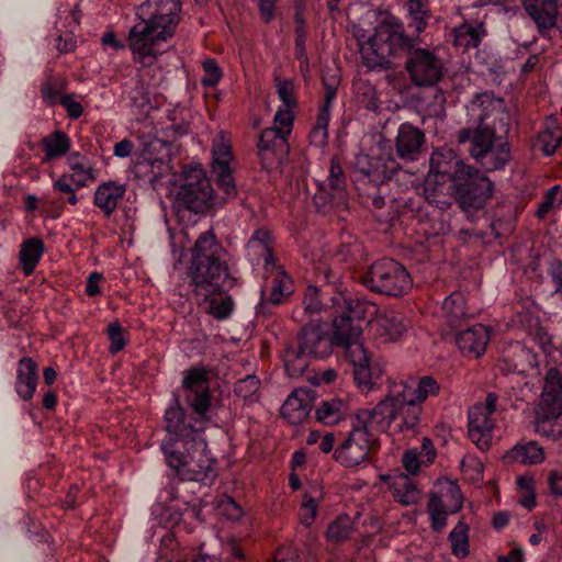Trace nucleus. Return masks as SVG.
Segmentation results:
<instances>
[{"label":"nucleus","mask_w":562,"mask_h":562,"mask_svg":"<svg viewBox=\"0 0 562 562\" xmlns=\"http://www.w3.org/2000/svg\"><path fill=\"white\" fill-rule=\"evenodd\" d=\"M463 507V495L458 483L449 481L443 493L431 492L427 503L430 528L440 533L447 527V517L459 513Z\"/></svg>","instance_id":"obj_16"},{"label":"nucleus","mask_w":562,"mask_h":562,"mask_svg":"<svg viewBox=\"0 0 562 562\" xmlns=\"http://www.w3.org/2000/svg\"><path fill=\"white\" fill-rule=\"evenodd\" d=\"M54 189L60 193L66 194V201L69 204L75 205L78 202L76 192L71 184L68 182L66 176L60 177L58 180L54 182Z\"/></svg>","instance_id":"obj_62"},{"label":"nucleus","mask_w":562,"mask_h":562,"mask_svg":"<svg viewBox=\"0 0 562 562\" xmlns=\"http://www.w3.org/2000/svg\"><path fill=\"white\" fill-rule=\"evenodd\" d=\"M490 338V329L482 324H475L461 330L457 335L456 344L463 356L480 358L485 353Z\"/></svg>","instance_id":"obj_25"},{"label":"nucleus","mask_w":562,"mask_h":562,"mask_svg":"<svg viewBox=\"0 0 562 562\" xmlns=\"http://www.w3.org/2000/svg\"><path fill=\"white\" fill-rule=\"evenodd\" d=\"M310 143L315 147H324L328 140V131L313 126L308 134Z\"/></svg>","instance_id":"obj_63"},{"label":"nucleus","mask_w":562,"mask_h":562,"mask_svg":"<svg viewBox=\"0 0 562 562\" xmlns=\"http://www.w3.org/2000/svg\"><path fill=\"white\" fill-rule=\"evenodd\" d=\"M378 327L381 335L395 341L406 331L403 315L395 311H387L378 317Z\"/></svg>","instance_id":"obj_37"},{"label":"nucleus","mask_w":562,"mask_h":562,"mask_svg":"<svg viewBox=\"0 0 562 562\" xmlns=\"http://www.w3.org/2000/svg\"><path fill=\"white\" fill-rule=\"evenodd\" d=\"M390 490L394 499L404 506L417 504L420 497L418 486L405 473H401L390 483Z\"/></svg>","instance_id":"obj_32"},{"label":"nucleus","mask_w":562,"mask_h":562,"mask_svg":"<svg viewBox=\"0 0 562 562\" xmlns=\"http://www.w3.org/2000/svg\"><path fill=\"white\" fill-rule=\"evenodd\" d=\"M260 20L269 24L277 18L278 0H256Z\"/></svg>","instance_id":"obj_55"},{"label":"nucleus","mask_w":562,"mask_h":562,"mask_svg":"<svg viewBox=\"0 0 562 562\" xmlns=\"http://www.w3.org/2000/svg\"><path fill=\"white\" fill-rule=\"evenodd\" d=\"M472 226L461 227L458 232V239L467 243L471 239L491 243L495 238L507 237L514 229L510 216H498L496 213H487L475 222H470Z\"/></svg>","instance_id":"obj_19"},{"label":"nucleus","mask_w":562,"mask_h":562,"mask_svg":"<svg viewBox=\"0 0 562 562\" xmlns=\"http://www.w3.org/2000/svg\"><path fill=\"white\" fill-rule=\"evenodd\" d=\"M361 283L371 292L401 297L412 288L407 269L397 260L381 258L372 262L361 276Z\"/></svg>","instance_id":"obj_11"},{"label":"nucleus","mask_w":562,"mask_h":562,"mask_svg":"<svg viewBox=\"0 0 562 562\" xmlns=\"http://www.w3.org/2000/svg\"><path fill=\"white\" fill-rule=\"evenodd\" d=\"M542 37H550L558 27L557 0H520Z\"/></svg>","instance_id":"obj_21"},{"label":"nucleus","mask_w":562,"mask_h":562,"mask_svg":"<svg viewBox=\"0 0 562 562\" xmlns=\"http://www.w3.org/2000/svg\"><path fill=\"white\" fill-rule=\"evenodd\" d=\"M337 379V372L334 369H326L323 371H313L307 375V380L313 385H330Z\"/></svg>","instance_id":"obj_57"},{"label":"nucleus","mask_w":562,"mask_h":562,"mask_svg":"<svg viewBox=\"0 0 562 562\" xmlns=\"http://www.w3.org/2000/svg\"><path fill=\"white\" fill-rule=\"evenodd\" d=\"M507 464H538L544 460V450L536 440H520L504 454Z\"/></svg>","instance_id":"obj_30"},{"label":"nucleus","mask_w":562,"mask_h":562,"mask_svg":"<svg viewBox=\"0 0 562 562\" xmlns=\"http://www.w3.org/2000/svg\"><path fill=\"white\" fill-rule=\"evenodd\" d=\"M104 333L110 342L109 352L114 356L121 352L130 342V333L122 324L114 319L108 324Z\"/></svg>","instance_id":"obj_40"},{"label":"nucleus","mask_w":562,"mask_h":562,"mask_svg":"<svg viewBox=\"0 0 562 562\" xmlns=\"http://www.w3.org/2000/svg\"><path fill=\"white\" fill-rule=\"evenodd\" d=\"M451 189L453 199L467 220L475 222L485 214V206L493 196L495 183L485 172L473 167Z\"/></svg>","instance_id":"obj_10"},{"label":"nucleus","mask_w":562,"mask_h":562,"mask_svg":"<svg viewBox=\"0 0 562 562\" xmlns=\"http://www.w3.org/2000/svg\"><path fill=\"white\" fill-rule=\"evenodd\" d=\"M300 552L292 543L280 546L273 553V562H299Z\"/></svg>","instance_id":"obj_54"},{"label":"nucleus","mask_w":562,"mask_h":562,"mask_svg":"<svg viewBox=\"0 0 562 562\" xmlns=\"http://www.w3.org/2000/svg\"><path fill=\"white\" fill-rule=\"evenodd\" d=\"M179 186L173 201V213L184 229L194 225L199 218L209 212L215 204V193L210 179L201 167H186L178 179Z\"/></svg>","instance_id":"obj_8"},{"label":"nucleus","mask_w":562,"mask_h":562,"mask_svg":"<svg viewBox=\"0 0 562 562\" xmlns=\"http://www.w3.org/2000/svg\"><path fill=\"white\" fill-rule=\"evenodd\" d=\"M441 310L450 327L457 328L467 317L465 299L461 292H453L447 296Z\"/></svg>","instance_id":"obj_36"},{"label":"nucleus","mask_w":562,"mask_h":562,"mask_svg":"<svg viewBox=\"0 0 562 562\" xmlns=\"http://www.w3.org/2000/svg\"><path fill=\"white\" fill-rule=\"evenodd\" d=\"M180 0H146L139 9L142 21L131 27L127 46L136 61L149 65L166 49L180 21Z\"/></svg>","instance_id":"obj_7"},{"label":"nucleus","mask_w":562,"mask_h":562,"mask_svg":"<svg viewBox=\"0 0 562 562\" xmlns=\"http://www.w3.org/2000/svg\"><path fill=\"white\" fill-rule=\"evenodd\" d=\"M44 160L52 161L65 156L71 147L70 137L63 131L56 130L42 139Z\"/></svg>","instance_id":"obj_34"},{"label":"nucleus","mask_w":562,"mask_h":562,"mask_svg":"<svg viewBox=\"0 0 562 562\" xmlns=\"http://www.w3.org/2000/svg\"><path fill=\"white\" fill-rule=\"evenodd\" d=\"M441 385L430 374L394 384L374 411L363 413V418H373L382 426H392L401 432L414 431L420 423L423 404L438 396Z\"/></svg>","instance_id":"obj_6"},{"label":"nucleus","mask_w":562,"mask_h":562,"mask_svg":"<svg viewBox=\"0 0 562 562\" xmlns=\"http://www.w3.org/2000/svg\"><path fill=\"white\" fill-rule=\"evenodd\" d=\"M318 512L317 498L305 492L303 494L302 504L299 509V518L301 524L308 527L316 518Z\"/></svg>","instance_id":"obj_52"},{"label":"nucleus","mask_w":562,"mask_h":562,"mask_svg":"<svg viewBox=\"0 0 562 562\" xmlns=\"http://www.w3.org/2000/svg\"><path fill=\"white\" fill-rule=\"evenodd\" d=\"M45 251V245L42 239L31 237L23 240L20 249V262L25 276H31Z\"/></svg>","instance_id":"obj_33"},{"label":"nucleus","mask_w":562,"mask_h":562,"mask_svg":"<svg viewBox=\"0 0 562 562\" xmlns=\"http://www.w3.org/2000/svg\"><path fill=\"white\" fill-rule=\"evenodd\" d=\"M295 37H294V56L301 65H308V55L306 50L307 34L305 31V22L300 14H295Z\"/></svg>","instance_id":"obj_48"},{"label":"nucleus","mask_w":562,"mask_h":562,"mask_svg":"<svg viewBox=\"0 0 562 562\" xmlns=\"http://www.w3.org/2000/svg\"><path fill=\"white\" fill-rule=\"evenodd\" d=\"M60 104L71 120H78L83 114V106L74 99V94H65L60 98Z\"/></svg>","instance_id":"obj_58"},{"label":"nucleus","mask_w":562,"mask_h":562,"mask_svg":"<svg viewBox=\"0 0 562 562\" xmlns=\"http://www.w3.org/2000/svg\"><path fill=\"white\" fill-rule=\"evenodd\" d=\"M274 237L265 226L256 228L246 244L248 254L251 251L259 258H262L263 268L276 267L278 258L273 248Z\"/></svg>","instance_id":"obj_28"},{"label":"nucleus","mask_w":562,"mask_h":562,"mask_svg":"<svg viewBox=\"0 0 562 562\" xmlns=\"http://www.w3.org/2000/svg\"><path fill=\"white\" fill-rule=\"evenodd\" d=\"M286 139L274 127L262 130L257 142L258 155L263 159L268 153L276 154L286 145Z\"/></svg>","instance_id":"obj_38"},{"label":"nucleus","mask_w":562,"mask_h":562,"mask_svg":"<svg viewBox=\"0 0 562 562\" xmlns=\"http://www.w3.org/2000/svg\"><path fill=\"white\" fill-rule=\"evenodd\" d=\"M125 194V187L115 182L100 184L94 193L93 203L109 217L115 211Z\"/></svg>","instance_id":"obj_31"},{"label":"nucleus","mask_w":562,"mask_h":562,"mask_svg":"<svg viewBox=\"0 0 562 562\" xmlns=\"http://www.w3.org/2000/svg\"><path fill=\"white\" fill-rule=\"evenodd\" d=\"M64 202L65 201H57L53 198L46 196L42 201L43 212L52 218H58L63 214Z\"/></svg>","instance_id":"obj_61"},{"label":"nucleus","mask_w":562,"mask_h":562,"mask_svg":"<svg viewBox=\"0 0 562 562\" xmlns=\"http://www.w3.org/2000/svg\"><path fill=\"white\" fill-rule=\"evenodd\" d=\"M232 419V412L222 395L211 387L209 372L194 366L182 372L180 385L165 408L162 425L165 436L160 451L169 471L170 486L158 496L153 507L154 524L165 533L161 542H172L169 530L178 526L189 501L181 492L195 494L201 487L211 486L217 479L216 460L210 456L205 431L223 428Z\"/></svg>","instance_id":"obj_1"},{"label":"nucleus","mask_w":562,"mask_h":562,"mask_svg":"<svg viewBox=\"0 0 562 562\" xmlns=\"http://www.w3.org/2000/svg\"><path fill=\"white\" fill-rule=\"evenodd\" d=\"M408 27L414 36L406 34L403 23L393 15L385 16L374 29L369 45L375 60L364 57L369 68L390 69L397 61L404 63L409 82L418 88H435L447 75V65L437 49L423 45L419 34L431 18L428 0H406Z\"/></svg>","instance_id":"obj_3"},{"label":"nucleus","mask_w":562,"mask_h":562,"mask_svg":"<svg viewBox=\"0 0 562 562\" xmlns=\"http://www.w3.org/2000/svg\"><path fill=\"white\" fill-rule=\"evenodd\" d=\"M353 532V522L348 515L338 516L326 531V537L333 542H342L348 540Z\"/></svg>","instance_id":"obj_44"},{"label":"nucleus","mask_w":562,"mask_h":562,"mask_svg":"<svg viewBox=\"0 0 562 562\" xmlns=\"http://www.w3.org/2000/svg\"><path fill=\"white\" fill-rule=\"evenodd\" d=\"M337 258L345 261L349 267L360 263L367 259V252L357 239L342 241L336 254Z\"/></svg>","instance_id":"obj_42"},{"label":"nucleus","mask_w":562,"mask_h":562,"mask_svg":"<svg viewBox=\"0 0 562 562\" xmlns=\"http://www.w3.org/2000/svg\"><path fill=\"white\" fill-rule=\"evenodd\" d=\"M25 524L27 532L35 541H47L48 532L42 527L41 522L36 518L27 516V521Z\"/></svg>","instance_id":"obj_60"},{"label":"nucleus","mask_w":562,"mask_h":562,"mask_svg":"<svg viewBox=\"0 0 562 562\" xmlns=\"http://www.w3.org/2000/svg\"><path fill=\"white\" fill-rule=\"evenodd\" d=\"M168 231L173 259L184 266L201 308L218 321L227 319L235 308L229 291L239 285L229 251L213 229L202 232L191 247L177 246L171 228Z\"/></svg>","instance_id":"obj_4"},{"label":"nucleus","mask_w":562,"mask_h":562,"mask_svg":"<svg viewBox=\"0 0 562 562\" xmlns=\"http://www.w3.org/2000/svg\"><path fill=\"white\" fill-rule=\"evenodd\" d=\"M467 124L457 133L459 146L485 171H499L512 160L509 116L504 100L491 91L472 95L465 105Z\"/></svg>","instance_id":"obj_5"},{"label":"nucleus","mask_w":562,"mask_h":562,"mask_svg":"<svg viewBox=\"0 0 562 562\" xmlns=\"http://www.w3.org/2000/svg\"><path fill=\"white\" fill-rule=\"evenodd\" d=\"M472 168V165L467 164L452 149L438 148L430 157L427 183L434 181L436 184H443L451 181V186H457Z\"/></svg>","instance_id":"obj_18"},{"label":"nucleus","mask_w":562,"mask_h":562,"mask_svg":"<svg viewBox=\"0 0 562 562\" xmlns=\"http://www.w3.org/2000/svg\"><path fill=\"white\" fill-rule=\"evenodd\" d=\"M37 363L30 357L19 360L16 369L15 391L23 401H30L38 383Z\"/></svg>","instance_id":"obj_29"},{"label":"nucleus","mask_w":562,"mask_h":562,"mask_svg":"<svg viewBox=\"0 0 562 562\" xmlns=\"http://www.w3.org/2000/svg\"><path fill=\"white\" fill-rule=\"evenodd\" d=\"M405 205L420 222L439 220L438 228L434 227V234H446L448 227L441 216L451 207V201L443 192L425 187L423 194L417 193L414 198H409Z\"/></svg>","instance_id":"obj_14"},{"label":"nucleus","mask_w":562,"mask_h":562,"mask_svg":"<svg viewBox=\"0 0 562 562\" xmlns=\"http://www.w3.org/2000/svg\"><path fill=\"white\" fill-rule=\"evenodd\" d=\"M484 409L472 406L468 412L469 437L481 450L490 448L495 427L493 415L484 412Z\"/></svg>","instance_id":"obj_22"},{"label":"nucleus","mask_w":562,"mask_h":562,"mask_svg":"<svg viewBox=\"0 0 562 562\" xmlns=\"http://www.w3.org/2000/svg\"><path fill=\"white\" fill-rule=\"evenodd\" d=\"M539 408L543 416V431L554 440L561 438L562 425L557 419L562 415V373L555 368L547 372Z\"/></svg>","instance_id":"obj_13"},{"label":"nucleus","mask_w":562,"mask_h":562,"mask_svg":"<svg viewBox=\"0 0 562 562\" xmlns=\"http://www.w3.org/2000/svg\"><path fill=\"white\" fill-rule=\"evenodd\" d=\"M263 270L270 281L260 289V300L256 305V317L266 319L271 317L276 310L294 293V282L279 261H276V267L263 268Z\"/></svg>","instance_id":"obj_12"},{"label":"nucleus","mask_w":562,"mask_h":562,"mask_svg":"<svg viewBox=\"0 0 562 562\" xmlns=\"http://www.w3.org/2000/svg\"><path fill=\"white\" fill-rule=\"evenodd\" d=\"M68 166L74 171L70 179L76 181L78 187H83L86 184V179L93 178L88 159L78 151L69 155Z\"/></svg>","instance_id":"obj_45"},{"label":"nucleus","mask_w":562,"mask_h":562,"mask_svg":"<svg viewBox=\"0 0 562 562\" xmlns=\"http://www.w3.org/2000/svg\"><path fill=\"white\" fill-rule=\"evenodd\" d=\"M562 144V126L554 115L546 119L542 128L531 142L533 153H541L546 157L555 154Z\"/></svg>","instance_id":"obj_26"},{"label":"nucleus","mask_w":562,"mask_h":562,"mask_svg":"<svg viewBox=\"0 0 562 562\" xmlns=\"http://www.w3.org/2000/svg\"><path fill=\"white\" fill-rule=\"evenodd\" d=\"M339 274L324 269L317 276L319 286L308 285L304 294L305 312L316 326H305L297 337L286 344L282 361L289 378L302 376L312 358H324L334 349H339L352 367L357 386L369 393L379 383L382 370L371 353L364 348L362 335L363 310L358 302L347 297L338 290Z\"/></svg>","instance_id":"obj_2"},{"label":"nucleus","mask_w":562,"mask_h":562,"mask_svg":"<svg viewBox=\"0 0 562 562\" xmlns=\"http://www.w3.org/2000/svg\"><path fill=\"white\" fill-rule=\"evenodd\" d=\"M233 150L231 139L224 131H221L213 139L212 145V173L216 177L218 188L226 199L237 195V187L234 180V169L231 165Z\"/></svg>","instance_id":"obj_17"},{"label":"nucleus","mask_w":562,"mask_h":562,"mask_svg":"<svg viewBox=\"0 0 562 562\" xmlns=\"http://www.w3.org/2000/svg\"><path fill=\"white\" fill-rule=\"evenodd\" d=\"M294 122L293 110H279L274 116V123L278 124L276 127L280 134H283L285 137H289Z\"/></svg>","instance_id":"obj_53"},{"label":"nucleus","mask_w":562,"mask_h":562,"mask_svg":"<svg viewBox=\"0 0 562 562\" xmlns=\"http://www.w3.org/2000/svg\"><path fill=\"white\" fill-rule=\"evenodd\" d=\"M312 411V395L307 389H295L281 405L280 415L289 424H303Z\"/></svg>","instance_id":"obj_23"},{"label":"nucleus","mask_w":562,"mask_h":562,"mask_svg":"<svg viewBox=\"0 0 562 562\" xmlns=\"http://www.w3.org/2000/svg\"><path fill=\"white\" fill-rule=\"evenodd\" d=\"M317 191L313 202L317 211L327 213L333 207L346 204V176L338 157L330 159L329 175L324 181H316Z\"/></svg>","instance_id":"obj_15"},{"label":"nucleus","mask_w":562,"mask_h":562,"mask_svg":"<svg viewBox=\"0 0 562 562\" xmlns=\"http://www.w3.org/2000/svg\"><path fill=\"white\" fill-rule=\"evenodd\" d=\"M451 543L452 554L457 558L469 555V526L463 520L458 521L457 526L450 531L448 537Z\"/></svg>","instance_id":"obj_41"},{"label":"nucleus","mask_w":562,"mask_h":562,"mask_svg":"<svg viewBox=\"0 0 562 562\" xmlns=\"http://www.w3.org/2000/svg\"><path fill=\"white\" fill-rule=\"evenodd\" d=\"M548 493L554 499L562 498V472L559 470H551L547 476Z\"/></svg>","instance_id":"obj_56"},{"label":"nucleus","mask_w":562,"mask_h":562,"mask_svg":"<svg viewBox=\"0 0 562 562\" xmlns=\"http://www.w3.org/2000/svg\"><path fill=\"white\" fill-rule=\"evenodd\" d=\"M314 411L316 422L324 426L338 425L347 418L352 422V418H356V416H352L349 403L338 396L321 400L315 404Z\"/></svg>","instance_id":"obj_24"},{"label":"nucleus","mask_w":562,"mask_h":562,"mask_svg":"<svg viewBox=\"0 0 562 562\" xmlns=\"http://www.w3.org/2000/svg\"><path fill=\"white\" fill-rule=\"evenodd\" d=\"M67 82L60 77H49L41 85V95L47 106L60 104L61 92L66 89Z\"/></svg>","instance_id":"obj_43"},{"label":"nucleus","mask_w":562,"mask_h":562,"mask_svg":"<svg viewBox=\"0 0 562 562\" xmlns=\"http://www.w3.org/2000/svg\"><path fill=\"white\" fill-rule=\"evenodd\" d=\"M361 172L371 181L385 182L394 179L397 180V176L401 172V165L393 157L385 161L378 158L369 161L368 169H361Z\"/></svg>","instance_id":"obj_35"},{"label":"nucleus","mask_w":562,"mask_h":562,"mask_svg":"<svg viewBox=\"0 0 562 562\" xmlns=\"http://www.w3.org/2000/svg\"><path fill=\"white\" fill-rule=\"evenodd\" d=\"M562 205V188L559 184L551 187L543 195L536 211V216L543 220L551 211Z\"/></svg>","instance_id":"obj_47"},{"label":"nucleus","mask_w":562,"mask_h":562,"mask_svg":"<svg viewBox=\"0 0 562 562\" xmlns=\"http://www.w3.org/2000/svg\"><path fill=\"white\" fill-rule=\"evenodd\" d=\"M374 411L360 409L356 418H352L351 429L348 436L334 450V459L345 468H356L362 463L369 462L373 452L379 449V441L373 430L386 431L392 426H382V423L374 422L373 418H363V413Z\"/></svg>","instance_id":"obj_9"},{"label":"nucleus","mask_w":562,"mask_h":562,"mask_svg":"<svg viewBox=\"0 0 562 562\" xmlns=\"http://www.w3.org/2000/svg\"><path fill=\"white\" fill-rule=\"evenodd\" d=\"M223 555L225 562H252L246 542L236 537H229L223 546Z\"/></svg>","instance_id":"obj_46"},{"label":"nucleus","mask_w":562,"mask_h":562,"mask_svg":"<svg viewBox=\"0 0 562 562\" xmlns=\"http://www.w3.org/2000/svg\"><path fill=\"white\" fill-rule=\"evenodd\" d=\"M436 459V449L430 438L424 437L419 447L409 448L402 456V465L407 475L419 474L423 467H429Z\"/></svg>","instance_id":"obj_27"},{"label":"nucleus","mask_w":562,"mask_h":562,"mask_svg":"<svg viewBox=\"0 0 562 562\" xmlns=\"http://www.w3.org/2000/svg\"><path fill=\"white\" fill-rule=\"evenodd\" d=\"M497 562H525L524 550L519 547L514 548L507 554L498 555Z\"/></svg>","instance_id":"obj_64"},{"label":"nucleus","mask_w":562,"mask_h":562,"mask_svg":"<svg viewBox=\"0 0 562 562\" xmlns=\"http://www.w3.org/2000/svg\"><path fill=\"white\" fill-rule=\"evenodd\" d=\"M396 158L409 162L418 160L426 149V135L424 130L411 122L401 123L394 138Z\"/></svg>","instance_id":"obj_20"},{"label":"nucleus","mask_w":562,"mask_h":562,"mask_svg":"<svg viewBox=\"0 0 562 562\" xmlns=\"http://www.w3.org/2000/svg\"><path fill=\"white\" fill-rule=\"evenodd\" d=\"M484 32L480 27L468 26L456 32L453 44L464 50L476 48L482 41Z\"/></svg>","instance_id":"obj_49"},{"label":"nucleus","mask_w":562,"mask_h":562,"mask_svg":"<svg viewBox=\"0 0 562 562\" xmlns=\"http://www.w3.org/2000/svg\"><path fill=\"white\" fill-rule=\"evenodd\" d=\"M277 93L279 100L282 102L285 109L294 110L297 105V101L294 94V82L290 78H274Z\"/></svg>","instance_id":"obj_50"},{"label":"nucleus","mask_w":562,"mask_h":562,"mask_svg":"<svg viewBox=\"0 0 562 562\" xmlns=\"http://www.w3.org/2000/svg\"><path fill=\"white\" fill-rule=\"evenodd\" d=\"M104 280V276L99 271L91 272L86 280V294L94 297L102 294L100 283Z\"/></svg>","instance_id":"obj_59"},{"label":"nucleus","mask_w":562,"mask_h":562,"mask_svg":"<svg viewBox=\"0 0 562 562\" xmlns=\"http://www.w3.org/2000/svg\"><path fill=\"white\" fill-rule=\"evenodd\" d=\"M214 507L217 515L227 521H239L245 515L243 506L233 496L227 494L218 495L214 499Z\"/></svg>","instance_id":"obj_39"},{"label":"nucleus","mask_w":562,"mask_h":562,"mask_svg":"<svg viewBox=\"0 0 562 562\" xmlns=\"http://www.w3.org/2000/svg\"><path fill=\"white\" fill-rule=\"evenodd\" d=\"M202 68L204 71V76L201 78L202 86L205 88L217 87L223 78V70L217 61L214 58H206L202 64Z\"/></svg>","instance_id":"obj_51"}]
</instances>
